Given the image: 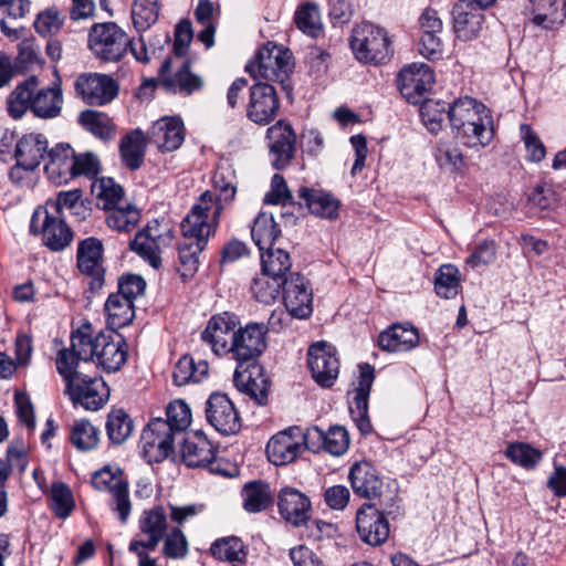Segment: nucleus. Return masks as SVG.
I'll return each instance as SVG.
<instances>
[{"instance_id": "obj_1", "label": "nucleus", "mask_w": 566, "mask_h": 566, "mask_svg": "<svg viewBox=\"0 0 566 566\" xmlns=\"http://www.w3.org/2000/svg\"><path fill=\"white\" fill-rule=\"evenodd\" d=\"M448 118L455 137L469 148H484L494 138L490 109L470 96L455 99L448 107Z\"/></svg>"}, {"instance_id": "obj_2", "label": "nucleus", "mask_w": 566, "mask_h": 566, "mask_svg": "<svg viewBox=\"0 0 566 566\" xmlns=\"http://www.w3.org/2000/svg\"><path fill=\"white\" fill-rule=\"evenodd\" d=\"M167 419H154L142 433L143 452L149 463H159L174 453L175 436L191 423V410L180 399L166 409Z\"/></svg>"}, {"instance_id": "obj_3", "label": "nucleus", "mask_w": 566, "mask_h": 566, "mask_svg": "<svg viewBox=\"0 0 566 566\" xmlns=\"http://www.w3.org/2000/svg\"><path fill=\"white\" fill-rule=\"evenodd\" d=\"M84 335L77 337L80 354L90 357L98 368L106 373L119 370L127 360L128 346L124 336L116 331L106 329L93 335L91 324H83Z\"/></svg>"}, {"instance_id": "obj_4", "label": "nucleus", "mask_w": 566, "mask_h": 566, "mask_svg": "<svg viewBox=\"0 0 566 566\" xmlns=\"http://www.w3.org/2000/svg\"><path fill=\"white\" fill-rule=\"evenodd\" d=\"M349 46L355 59L366 64H384L394 55L388 31L373 22H361L353 28Z\"/></svg>"}, {"instance_id": "obj_5", "label": "nucleus", "mask_w": 566, "mask_h": 566, "mask_svg": "<svg viewBox=\"0 0 566 566\" xmlns=\"http://www.w3.org/2000/svg\"><path fill=\"white\" fill-rule=\"evenodd\" d=\"M348 480L354 493L366 500H378V505L391 509L398 497L397 490L386 483L377 468L363 460L352 464Z\"/></svg>"}, {"instance_id": "obj_6", "label": "nucleus", "mask_w": 566, "mask_h": 566, "mask_svg": "<svg viewBox=\"0 0 566 566\" xmlns=\"http://www.w3.org/2000/svg\"><path fill=\"white\" fill-rule=\"evenodd\" d=\"M291 57L287 49L268 42L258 51L255 60L245 65V71L253 77L277 82L286 88L293 66Z\"/></svg>"}, {"instance_id": "obj_7", "label": "nucleus", "mask_w": 566, "mask_h": 566, "mask_svg": "<svg viewBox=\"0 0 566 566\" xmlns=\"http://www.w3.org/2000/svg\"><path fill=\"white\" fill-rule=\"evenodd\" d=\"M174 232L170 223L154 219L139 230L130 241L129 248L154 269L161 266V251L171 244Z\"/></svg>"}, {"instance_id": "obj_8", "label": "nucleus", "mask_w": 566, "mask_h": 566, "mask_svg": "<svg viewBox=\"0 0 566 566\" xmlns=\"http://www.w3.org/2000/svg\"><path fill=\"white\" fill-rule=\"evenodd\" d=\"M129 44L128 34L115 22L94 23L88 31V48L102 61H119Z\"/></svg>"}, {"instance_id": "obj_9", "label": "nucleus", "mask_w": 566, "mask_h": 566, "mask_svg": "<svg viewBox=\"0 0 566 566\" xmlns=\"http://www.w3.org/2000/svg\"><path fill=\"white\" fill-rule=\"evenodd\" d=\"M30 232L40 234L43 244L55 252L63 251L73 240V231L64 221L63 216L42 206H39L32 214Z\"/></svg>"}, {"instance_id": "obj_10", "label": "nucleus", "mask_w": 566, "mask_h": 566, "mask_svg": "<svg viewBox=\"0 0 566 566\" xmlns=\"http://www.w3.org/2000/svg\"><path fill=\"white\" fill-rule=\"evenodd\" d=\"M268 333L269 327L265 323L250 322L245 326H240L229 352L231 358L237 361V367L258 363L268 347Z\"/></svg>"}, {"instance_id": "obj_11", "label": "nucleus", "mask_w": 566, "mask_h": 566, "mask_svg": "<svg viewBox=\"0 0 566 566\" xmlns=\"http://www.w3.org/2000/svg\"><path fill=\"white\" fill-rule=\"evenodd\" d=\"M76 268L88 279L92 293L101 291L105 284L104 245L96 237L81 240L76 250Z\"/></svg>"}, {"instance_id": "obj_12", "label": "nucleus", "mask_w": 566, "mask_h": 566, "mask_svg": "<svg viewBox=\"0 0 566 566\" xmlns=\"http://www.w3.org/2000/svg\"><path fill=\"white\" fill-rule=\"evenodd\" d=\"M212 202L213 193L210 190L199 197L198 202L193 205L181 222L182 241L207 247L209 238L214 234L218 227L213 219L209 222L208 212Z\"/></svg>"}, {"instance_id": "obj_13", "label": "nucleus", "mask_w": 566, "mask_h": 566, "mask_svg": "<svg viewBox=\"0 0 566 566\" xmlns=\"http://www.w3.org/2000/svg\"><path fill=\"white\" fill-rule=\"evenodd\" d=\"M241 326L239 316L232 312H222L214 314L208 321L205 329L201 332V339L218 357L229 355L231 343L235 337L237 331Z\"/></svg>"}, {"instance_id": "obj_14", "label": "nucleus", "mask_w": 566, "mask_h": 566, "mask_svg": "<svg viewBox=\"0 0 566 566\" xmlns=\"http://www.w3.org/2000/svg\"><path fill=\"white\" fill-rule=\"evenodd\" d=\"M386 513H391L390 509L377 507V503L371 502L363 503L357 510L356 530L364 543L380 546L388 539L390 528Z\"/></svg>"}, {"instance_id": "obj_15", "label": "nucleus", "mask_w": 566, "mask_h": 566, "mask_svg": "<svg viewBox=\"0 0 566 566\" xmlns=\"http://www.w3.org/2000/svg\"><path fill=\"white\" fill-rule=\"evenodd\" d=\"M434 84L432 69L423 63H412L398 73L397 85L401 95L410 104H420Z\"/></svg>"}, {"instance_id": "obj_16", "label": "nucleus", "mask_w": 566, "mask_h": 566, "mask_svg": "<svg viewBox=\"0 0 566 566\" xmlns=\"http://www.w3.org/2000/svg\"><path fill=\"white\" fill-rule=\"evenodd\" d=\"M205 411L208 423L220 434L231 436L240 431L241 418L227 394L212 392L206 401Z\"/></svg>"}, {"instance_id": "obj_17", "label": "nucleus", "mask_w": 566, "mask_h": 566, "mask_svg": "<svg viewBox=\"0 0 566 566\" xmlns=\"http://www.w3.org/2000/svg\"><path fill=\"white\" fill-rule=\"evenodd\" d=\"M307 366L313 379L323 388L332 387L339 373V360L335 349L326 342H317L310 346Z\"/></svg>"}, {"instance_id": "obj_18", "label": "nucleus", "mask_w": 566, "mask_h": 566, "mask_svg": "<svg viewBox=\"0 0 566 566\" xmlns=\"http://www.w3.org/2000/svg\"><path fill=\"white\" fill-rule=\"evenodd\" d=\"M280 108V101L273 85L258 82L249 88V102L247 105V117L258 124L271 123Z\"/></svg>"}, {"instance_id": "obj_19", "label": "nucleus", "mask_w": 566, "mask_h": 566, "mask_svg": "<svg viewBox=\"0 0 566 566\" xmlns=\"http://www.w3.org/2000/svg\"><path fill=\"white\" fill-rule=\"evenodd\" d=\"M75 407L81 406L85 410L97 411L108 400L109 389L101 377L83 376L65 387Z\"/></svg>"}, {"instance_id": "obj_20", "label": "nucleus", "mask_w": 566, "mask_h": 566, "mask_svg": "<svg viewBox=\"0 0 566 566\" xmlns=\"http://www.w3.org/2000/svg\"><path fill=\"white\" fill-rule=\"evenodd\" d=\"M266 138L269 139L272 166L276 170L285 169L296 153V134L293 127L285 120H279L268 128Z\"/></svg>"}, {"instance_id": "obj_21", "label": "nucleus", "mask_w": 566, "mask_h": 566, "mask_svg": "<svg viewBox=\"0 0 566 566\" xmlns=\"http://www.w3.org/2000/svg\"><path fill=\"white\" fill-rule=\"evenodd\" d=\"M76 93L88 105H105L118 94V84L106 74H82L75 81Z\"/></svg>"}, {"instance_id": "obj_22", "label": "nucleus", "mask_w": 566, "mask_h": 566, "mask_svg": "<svg viewBox=\"0 0 566 566\" xmlns=\"http://www.w3.org/2000/svg\"><path fill=\"white\" fill-rule=\"evenodd\" d=\"M375 380V368L370 364L359 365L358 385L353 390V399L349 402V411L357 428L364 434L371 431L368 416V398Z\"/></svg>"}, {"instance_id": "obj_23", "label": "nucleus", "mask_w": 566, "mask_h": 566, "mask_svg": "<svg viewBox=\"0 0 566 566\" xmlns=\"http://www.w3.org/2000/svg\"><path fill=\"white\" fill-rule=\"evenodd\" d=\"M235 388L253 399L258 405H265L269 397L270 380L264 375L263 366L252 363L237 367L233 375Z\"/></svg>"}, {"instance_id": "obj_24", "label": "nucleus", "mask_w": 566, "mask_h": 566, "mask_svg": "<svg viewBox=\"0 0 566 566\" xmlns=\"http://www.w3.org/2000/svg\"><path fill=\"white\" fill-rule=\"evenodd\" d=\"M286 310L293 317L307 318L313 312V295L308 282L298 272L290 273L283 287Z\"/></svg>"}, {"instance_id": "obj_25", "label": "nucleus", "mask_w": 566, "mask_h": 566, "mask_svg": "<svg viewBox=\"0 0 566 566\" xmlns=\"http://www.w3.org/2000/svg\"><path fill=\"white\" fill-rule=\"evenodd\" d=\"M451 14L453 30L458 39L471 41L479 35L485 20L484 9L471 0H458Z\"/></svg>"}, {"instance_id": "obj_26", "label": "nucleus", "mask_w": 566, "mask_h": 566, "mask_svg": "<svg viewBox=\"0 0 566 566\" xmlns=\"http://www.w3.org/2000/svg\"><path fill=\"white\" fill-rule=\"evenodd\" d=\"M301 428L291 427L274 434L266 444L269 460L275 465H285L301 454Z\"/></svg>"}, {"instance_id": "obj_27", "label": "nucleus", "mask_w": 566, "mask_h": 566, "mask_svg": "<svg viewBox=\"0 0 566 566\" xmlns=\"http://www.w3.org/2000/svg\"><path fill=\"white\" fill-rule=\"evenodd\" d=\"M147 138L161 151H174L184 143V123L178 117H163L153 124Z\"/></svg>"}, {"instance_id": "obj_28", "label": "nucleus", "mask_w": 566, "mask_h": 566, "mask_svg": "<svg viewBox=\"0 0 566 566\" xmlns=\"http://www.w3.org/2000/svg\"><path fill=\"white\" fill-rule=\"evenodd\" d=\"M277 506L281 516L293 526H301L310 520L311 502L305 494L296 489H282Z\"/></svg>"}, {"instance_id": "obj_29", "label": "nucleus", "mask_w": 566, "mask_h": 566, "mask_svg": "<svg viewBox=\"0 0 566 566\" xmlns=\"http://www.w3.org/2000/svg\"><path fill=\"white\" fill-rule=\"evenodd\" d=\"M74 149L70 144H57L48 153V163L44 166L46 177L56 186L72 180Z\"/></svg>"}, {"instance_id": "obj_30", "label": "nucleus", "mask_w": 566, "mask_h": 566, "mask_svg": "<svg viewBox=\"0 0 566 566\" xmlns=\"http://www.w3.org/2000/svg\"><path fill=\"white\" fill-rule=\"evenodd\" d=\"M49 142L43 134L30 133L23 135L14 149L15 160L27 169H36L48 157Z\"/></svg>"}, {"instance_id": "obj_31", "label": "nucleus", "mask_w": 566, "mask_h": 566, "mask_svg": "<svg viewBox=\"0 0 566 566\" xmlns=\"http://www.w3.org/2000/svg\"><path fill=\"white\" fill-rule=\"evenodd\" d=\"M419 344V333L411 324H394L378 336V345L389 353L409 352Z\"/></svg>"}, {"instance_id": "obj_32", "label": "nucleus", "mask_w": 566, "mask_h": 566, "mask_svg": "<svg viewBox=\"0 0 566 566\" xmlns=\"http://www.w3.org/2000/svg\"><path fill=\"white\" fill-rule=\"evenodd\" d=\"M82 335H84V332L83 327L81 326L71 334V347L62 348L57 352L56 355V369L65 381V387L84 376L82 373L77 371L78 363L91 361L90 357H84V355L80 354V348L77 347V344H75L77 343V337Z\"/></svg>"}, {"instance_id": "obj_33", "label": "nucleus", "mask_w": 566, "mask_h": 566, "mask_svg": "<svg viewBox=\"0 0 566 566\" xmlns=\"http://www.w3.org/2000/svg\"><path fill=\"white\" fill-rule=\"evenodd\" d=\"M214 453L216 448L201 431L186 437L181 446V459L189 468L206 467Z\"/></svg>"}, {"instance_id": "obj_34", "label": "nucleus", "mask_w": 566, "mask_h": 566, "mask_svg": "<svg viewBox=\"0 0 566 566\" xmlns=\"http://www.w3.org/2000/svg\"><path fill=\"white\" fill-rule=\"evenodd\" d=\"M298 197L303 199L311 213L326 219H336L339 211V200L323 190L301 187Z\"/></svg>"}, {"instance_id": "obj_35", "label": "nucleus", "mask_w": 566, "mask_h": 566, "mask_svg": "<svg viewBox=\"0 0 566 566\" xmlns=\"http://www.w3.org/2000/svg\"><path fill=\"white\" fill-rule=\"evenodd\" d=\"M39 86L38 77L32 75L10 93L7 99V109L9 115L14 118H21L29 109L32 111L34 92Z\"/></svg>"}, {"instance_id": "obj_36", "label": "nucleus", "mask_w": 566, "mask_h": 566, "mask_svg": "<svg viewBox=\"0 0 566 566\" xmlns=\"http://www.w3.org/2000/svg\"><path fill=\"white\" fill-rule=\"evenodd\" d=\"M148 138L143 130L135 129L125 135L119 144V153L123 163L130 170H137L142 167Z\"/></svg>"}, {"instance_id": "obj_37", "label": "nucleus", "mask_w": 566, "mask_h": 566, "mask_svg": "<svg viewBox=\"0 0 566 566\" xmlns=\"http://www.w3.org/2000/svg\"><path fill=\"white\" fill-rule=\"evenodd\" d=\"M63 104L62 90L59 84L34 92L32 113L39 118H54L60 115Z\"/></svg>"}, {"instance_id": "obj_38", "label": "nucleus", "mask_w": 566, "mask_h": 566, "mask_svg": "<svg viewBox=\"0 0 566 566\" xmlns=\"http://www.w3.org/2000/svg\"><path fill=\"white\" fill-rule=\"evenodd\" d=\"M108 329L116 331L132 323L135 316L134 302L113 293L105 302Z\"/></svg>"}, {"instance_id": "obj_39", "label": "nucleus", "mask_w": 566, "mask_h": 566, "mask_svg": "<svg viewBox=\"0 0 566 566\" xmlns=\"http://www.w3.org/2000/svg\"><path fill=\"white\" fill-rule=\"evenodd\" d=\"M433 157L443 170L464 172L468 169L467 158L459 146L451 140H439L434 147Z\"/></svg>"}, {"instance_id": "obj_40", "label": "nucleus", "mask_w": 566, "mask_h": 566, "mask_svg": "<svg viewBox=\"0 0 566 566\" xmlns=\"http://www.w3.org/2000/svg\"><path fill=\"white\" fill-rule=\"evenodd\" d=\"M281 235V229L273 216L268 212H260L254 219L251 228V237L260 252L273 248L274 242Z\"/></svg>"}, {"instance_id": "obj_41", "label": "nucleus", "mask_w": 566, "mask_h": 566, "mask_svg": "<svg viewBox=\"0 0 566 566\" xmlns=\"http://www.w3.org/2000/svg\"><path fill=\"white\" fill-rule=\"evenodd\" d=\"M211 555L232 566L241 565L247 560V549L242 539L237 536L222 537L214 541L210 547Z\"/></svg>"}, {"instance_id": "obj_42", "label": "nucleus", "mask_w": 566, "mask_h": 566, "mask_svg": "<svg viewBox=\"0 0 566 566\" xmlns=\"http://www.w3.org/2000/svg\"><path fill=\"white\" fill-rule=\"evenodd\" d=\"M292 268L290 254L283 249L270 248L261 251V269L268 275L280 279H289Z\"/></svg>"}, {"instance_id": "obj_43", "label": "nucleus", "mask_w": 566, "mask_h": 566, "mask_svg": "<svg viewBox=\"0 0 566 566\" xmlns=\"http://www.w3.org/2000/svg\"><path fill=\"white\" fill-rule=\"evenodd\" d=\"M243 509L249 513H259L272 503V494L268 483L251 481L242 489Z\"/></svg>"}, {"instance_id": "obj_44", "label": "nucleus", "mask_w": 566, "mask_h": 566, "mask_svg": "<svg viewBox=\"0 0 566 566\" xmlns=\"http://www.w3.org/2000/svg\"><path fill=\"white\" fill-rule=\"evenodd\" d=\"M209 370L208 363L200 360L195 363L193 358L189 355H184L175 365L172 378L177 386H184L190 381L199 382Z\"/></svg>"}, {"instance_id": "obj_45", "label": "nucleus", "mask_w": 566, "mask_h": 566, "mask_svg": "<svg viewBox=\"0 0 566 566\" xmlns=\"http://www.w3.org/2000/svg\"><path fill=\"white\" fill-rule=\"evenodd\" d=\"M78 122L86 130L99 139H112L115 135V126L105 113L86 109L80 114Z\"/></svg>"}, {"instance_id": "obj_46", "label": "nucleus", "mask_w": 566, "mask_h": 566, "mask_svg": "<svg viewBox=\"0 0 566 566\" xmlns=\"http://www.w3.org/2000/svg\"><path fill=\"white\" fill-rule=\"evenodd\" d=\"M106 224L108 228L119 231L129 232L132 231L140 220L139 210L127 203L126 206H115V208L107 209Z\"/></svg>"}, {"instance_id": "obj_47", "label": "nucleus", "mask_w": 566, "mask_h": 566, "mask_svg": "<svg viewBox=\"0 0 566 566\" xmlns=\"http://www.w3.org/2000/svg\"><path fill=\"white\" fill-rule=\"evenodd\" d=\"M285 283L286 279L276 280V277L262 272L253 280L251 291L259 302L270 304L282 294Z\"/></svg>"}, {"instance_id": "obj_48", "label": "nucleus", "mask_w": 566, "mask_h": 566, "mask_svg": "<svg viewBox=\"0 0 566 566\" xmlns=\"http://www.w3.org/2000/svg\"><path fill=\"white\" fill-rule=\"evenodd\" d=\"M164 85L190 95L201 90L203 81L190 71V61L185 60L172 77L164 80Z\"/></svg>"}, {"instance_id": "obj_49", "label": "nucleus", "mask_w": 566, "mask_h": 566, "mask_svg": "<svg viewBox=\"0 0 566 566\" xmlns=\"http://www.w3.org/2000/svg\"><path fill=\"white\" fill-rule=\"evenodd\" d=\"M134 430V422L123 409L109 412L106 422L108 439L115 444L125 442Z\"/></svg>"}, {"instance_id": "obj_50", "label": "nucleus", "mask_w": 566, "mask_h": 566, "mask_svg": "<svg viewBox=\"0 0 566 566\" xmlns=\"http://www.w3.org/2000/svg\"><path fill=\"white\" fill-rule=\"evenodd\" d=\"M436 293L443 298H453L460 290V272L453 264H443L434 275Z\"/></svg>"}, {"instance_id": "obj_51", "label": "nucleus", "mask_w": 566, "mask_h": 566, "mask_svg": "<svg viewBox=\"0 0 566 566\" xmlns=\"http://www.w3.org/2000/svg\"><path fill=\"white\" fill-rule=\"evenodd\" d=\"M206 247H201L197 243H189L181 241L178 245V259L179 265L177 268L178 273L182 281H187L192 277L198 270L199 254L205 250Z\"/></svg>"}, {"instance_id": "obj_52", "label": "nucleus", "mask_w": 566, "mask_h": 566, "mask_svg": "<svg viewBox=\"0 0 566 566\" xmlns=\"http://www.w3.org/2000/svg\"><path fill=\"white\" fill-rule=\"evenodd\" d=\"M159 17L158 0H135L132 18L137 31H146L155 24Z\"/></svg>"}, {"instance_id": "obj_53", "label": "nucleus", "mask_w": 566, "mask_h": 566, "mask_svg": "<svg viewBox=\"0 0 566 566\" xmlns=\"http://www.w3.org/2000/svg\"><path fill=\"white\" fill-rule=\"evenodd\" d=\"M295 24L305 34L317 38L322 33L321 14L316 4L301 6L294 17Z\"/></svg>"}, {"instance_id": "obj_54", "label": "nucleus", "mask_w": 566, "mask_h": 566, "mask_svg": "<svg viewBox=\"0 0 566 566\" xmlns=\"http://www.w3.org/2000/svg\"><path fill=\"white\" fill-rule=\"evenodd\" d=\"M420 104V116L423 124L431 133H438L441 129L446 116L448 117V107L451 104L427 98Z\"/></svg>"}, {"instance_id": "obj_55", "label": "nucleus", "mask_w": 566, "mask_h": 566, "mask_svg": "<svg viewBox=\"0 0 566 566\" xmlns=\"http://www.w3.org/2000/svg\"><path fill=\"white\" fill-rule=\"evenodd\" d=\"M92 191L103 203L104 210L115 208V206L119 205L124 195V190L120 185L115 182L113 178L105 177L93 182Z\"/></svg>"}, {"instance_id": "obj_56", "label": "nucleus", "mask_w": 566, "mask_h": 566, "mask_svg": "<svg viewBox=\"0 0 566 566\" xmlns=\"http://www.w3.org/2000/svg\"><path fill=\"white\" fill-rule=\"evenodd\" d=\"M52 510L56 517L66 518L74 510V499L70 486L63 482H54L51 486Z\"/></svg>"}, {"instance_id": "obj_57", "label": "nucleus", "mask_w": 566, "mask_h": 566, "mask_svg": "<svg viewBox=\"0 0 566 566\" xmlns=\"http://www.w3.org/2000/svg\"><path fill=\"white\" fill-rule=\"evenodd\" d=\"M99 431L87 420L75 421L72 428L71 441L82 451L94 449L98 443Z\"/></svg>"}, {"instance_id": "obj_58", "label": "nucleus", "mask_w": 566, "mask_h": 566, "mask_svg": "<svg viewBox=\"0 0 566 566\" xmlns=\"http://www.w3.org/2000/svg\"><path fill=\"white\" fill-rule=\"evenodd\" d=\"M139 530L145 535L163 536L167 530V515L163 506H155L143 513Z\"/></svg>"}, {"instance_id": "obj_59", "label": "nucleus", "mask_w": 566, "mask_h": 566, "mask_svg": "<svg viewBox=\"0 0 566 566\" xmlns=\"http://www.w3.org/2000/svg\"><path fill=\"white\" fill-rule=\"evenodd\" d=\"M505 455L513 463L526 469L535 467L542 458L538 450L523 442L510 443L505 450Z\"/></svg>"}, {"instance_id": "obj_60", "label": "nucleus", "mask_w": 566, "mask_h": 566, "mask_svg": "<svg viewBox=\"0 0 566 566\" xmlns=\"http://www.w3.org/2000/svg\"><path fill=\"white\" fill-rule=\"evenodd\" d=\"M127 480L123 476L122 470H113L109 465L95 471L91 478L92 486L99 492H114L117 484L126 483Z\"/></svg>"}, {"instance_id": "obj_61", "label": "nucleus", "mask_w": 566, "mask_h": 566, "mask_svg": "<svg viewBox=\"0 0 566 566\" xmlns=\"http://www.w3.org/2000/svg\"><path fill=\"white\" fill-rule=\"evenodd\" d=\"M111 493L109 507L117 515L120 523L125 524L132 512V502L129 499L128 482L116 485Z\"/></svg>"}, {"instance_id": "obj_62", "label": "nucleus", "mask_w": 566, "mask_h": 566, "mask_svg": "<svg viewBox=\"0 0 566 566\" xmlns=\"http://www.w3.org/2000/svg\"><path fill=\"white\" fill-rule=\"evenodd\" d=\"M521 136L526 148V159L532 163H539L546 156V148L538 135L527 124L520 127Z\"/></svg>"}, {"instance_id": "obj_63", "label": "nucleus", "mask_w": 566, "mask_h": 566, "mask_svg": "<svg viewBox=\"0 0 566 566\" xmlns=\"http://www.w3.org/2000/svg\"><path fill=\"white\" fill-rule=\"evenodd\" d=\"M349 447V437L344 427L334 426L325 432L324 450L333 455L344 454Z\"/></svg>"}, {"instance_id": "obj_64", "label": "nucleus", "mask_w": 566, "mask_h": 566, "mask_svg": "<svg viewBox=\"0 0 566 566\" xmlns=\"http://www.w3.org/2000/svg\"><path fill=\"white\" fill-rule=\"evenodd\" d=\"M163 553L174 559L184 558L188 554V541L180 528H172L166 536Z\"/></svg>"}]
</instances>
